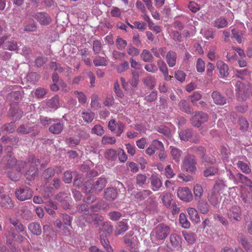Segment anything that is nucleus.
Segmentation results:
<instances>
[{"mask_svg": "<svg viewBox=\"0 0 252 252\" xmlns=\"http://www.w3.org/2000/svg\"><path fill=\"white\" fill-rule=\"evenodd\" d=\"M170 232V227L164 224H159L151 233L152 242L158 245L162 244Z\"/></svg>", "mask_w": 252, "mask_h": 252, "instance_id": "nucleus-1", "label": "nucleus"}, {"mask_svg": "<svg viewBox=\"0 0 252 252\" xmlns=\"http://www.w3.org/2000/svg\"><path fill=\"white\" fill-rule=\"evenodd\" d=\"M235 88L237 99L239 101L246 100L250 94V86L249 84L238 81L236 83Z\"/></svg>", "mask_w": 252, "mask_h": 252, "instance_id": "nucleus-2", "label": "nucleus"}, {"mask_svg": "<svg viewBox=\"0 0 252 252\" xmlns=\"http://www.w3.org/2000/svg\"><path fill=\"white\" fill-rule=\"evenodd\" d=\"M196 158L193 156L186 157L183 161L182 167L187 172L193 174L196 171Z\"/></svg>", "mask_w": 252, "mask_h": 252, "instance_id": "nucleus-3", "label": "nucleus"}, {"mask_svg": "<svg viewBox=\"0 0 252 252\" xmlns=\"http://www.w3.org/2000/svg\"><path fill=\"white\" fill-rule=\"evenodd\" d=\"M31 163V166H33V169L29 170L26 173V176L29 180H34L37 175V170L34 166H37L40 163V161L38 159H35L33 155H31L28 161V163Z\"/></svg>", "mask_w": 252, "mask_h": 252, "instance_id": "nucleus-4", "label": "nucleus"}, {"mask_svg": "<svg viewBox=\"0 0 252 252\" xmlns=\"http://www.w3.org/2000/svg\"><path fill=\"white\" fill-rule=\"evenodd\" d=\"M32 191L27 186H22L15 191L16 197L21 201L30 199L32 197Z\"/></svg>", "mask_w": 252, "mask_h": 252, "instance_id": "nucleus-5", "label": "nucleus"}, {"mask_svg": "<svg viewBox=\"0 0 252 252\" xmlns=\"http://www.w3.org/2000/svg\"><path fill=\"white\" fill-rule=\"evenodd\" d=\"M218 185H215L212 190L208 193L207 199L209 203L214 206H216L221 200V196L218 190Z\"/></svg>", "mask_w": 252, "mask_h": 252, "instance_id": "nucleus-6", "label": "nucleus"}, {"mask_svg": "<svg viewBox=\"0 0 252 252\" xmlns=\"http://www.w3.org/2000/svg\"><path fill=\"white\" fill-rule=\"evenodd\" d=\"M208 120V116L207 113L202 112H196L190 119L191 124L195 126L199 127L200 125Z\"/></svg>", "mask_w": 252, "mask_h": 252, "instance_id": "nucleus-7", "label": "nucleus"}, {"mask_svg": "<svg viewBox=\"0 0 252 252\" xmlns=\"http://www.w3.org/2000/svg\"><path fill=\"white\" fill-rule=\"evenodd\" d=\"M178 197L185 202H189L192 199V194L190 190L187 187L179 188L177 191Z\"/></svg>", "mask_w": 252, "mask_h": 252, "instance_id": "nucleus-8", "label": "nucleus"}, {"mask_svg": "<svg viewBox=\"0 0 252 252\" xmlns=\"http://www.w3.org/2000/svg\"><path fill=\"white\" fill-rule=\"evenodd\" d=\"M227 215L231 221L234 222L240 220L241 211L240 207L234 206L227 211Z\"/></svg>", "mask_w": 252, "mask_h": 252, "instance_id": "nucleus-9", "label": "nucleus"}, {"mask_svg": "<svg viewBox=\"0 0 252 252\" xmlns=\"http://www.w3.org/2000/svg\"><path fill=\"white\" fill-rule=\"evenodd\" d=\"M32 16L34 17L42 25H47L51 22L50 16L44 12H37Z\"/></svg>", "mask_w": 252, "mask_h": 252, "instance_id": "nucleus-10", "label": "nucleus"}, {"mask_svg": "<svg viewBox=\"0 0 252 252\" xmlns=\"http://www.w3.org/2000/svg\"><path fill=\"white\" fill-rule=\"evenodd\" d=\"M152 189L154 191L159 190L162 185V183L158 175L153 174L150 177Z\"/></svg>", "mask_w": 252, "mask_h": 252, "instance_id": "nucleus-11", "label": "nucleus"}, {"mask_svg": "<svg viewBox=\"0 0 252 252\" xmlns=\"http://www.w3.org/2000/svg\"><path fill=\"white\" fill-rule=\"evenodd\" d=\"M11 150L12 147L11 146H8L7 147V150L8 153L7 154V155L4 157L2 159V161H7L6 166L7 167L9 168L15 165L17 162L16 159L13 156H12Z\"/></svg>", "mask_w": 252, "mask_h": 252, "instance_id": "nucleus-12", "label": "nucleus"}, {"mask_svg": "<svg viewBox=\"0 0 252 252\" xmlns=\"http://www.w3.org/2000/svg\"><path fill=\"white\" fill-rule=\"evenodd\" d=\"M152 193L150 190H143L142 191H134L131 193V196L137 201L144 200Z\"/></svg>", "mask_w": 252, "mask_h": 252, "instance_id": "nucleus-13", "label": "nucleus"}, {"mask_svg": "<svg viewBox=\"0 0 252 252\" xmlns=\"http://www.w3.org/2000/svg\"><path fill=\"white\" fill-rule=\"evenodd\" d=\"M217 67L219 70L220 75L222 78H226L228 76V66L223 62L220 61L218 62Z\"/></svg>", "mask_w": 252, "mask_h": 252, "instance_id": "nucleus-14", "label": "nucleus"}, {"mask_svg": "<svg viewBox=\"0 0 252 252\" xmlns=\"http://www.w3.org/2000/svg\"><path fill=\"white\" fill-rule=\"evenodd\" d=\"M170 243L172 247L177 250L181 248L182 241L181 238L176 234H172L170 237Z\"/></svg>", "mask_w": 252, "mask_h": 252, "instance_id": "nucleus-15", "label": "nucleus"}, {"mask_svg": "<svg viewBox=\"0 0 252 252\" xmlns=\"http://www.w3.org/2000/svg\"><path fill=\"white\" fill-rule=\"evenodd\" d=\"M177 54L173 51H169L167 52L165 59L169 67H173L176 63Z\"/></svg>", "mask_w": 252, "mask_h": 252, "instance_id": "nucleus-16", "label": "nucleus"}, {"mask_svg": "<svg viewBox=\"0 0 252 252\" xmlns=\"http://www.w3.org/2000/svg\"><path fill=\"white\" fill-rule=\"evenodd\" d=\"M106 183L107 181L105 178H99L96 182H94L93 189L94 192L101 191L106 186Z\"/></svg>", "mask_w": 252, "mask_h": 252, "instance_id": "nucleus-17", "label": "nucleus"}, {"mask_svg": "<svg viewBox=\"0 0 252 252\" xmlns=\"http://www.w3.org/2000/svg\"><path fill=\"white\" fill-rule=\"evenodd\" d=\"M159 198L161 199L162 203L166 207L169 208L171 206L173 199L170 193L163 192L160 194Z\"/></svg>", "mask_w": 252, "mask_h": 252, "instance_id": "nucleus-18", "label": "nucleus"}, {"mask_svg": "<svg viewBox=\"0 0 252 252\" xmlns=\"http://www.w3.org/2000/svg\"><path fill=\"white\" fill-rule=\"evenodd\" d=\"M212 97L216 104L222 105L226 103L225 98L218 92H213L212 94Z\"/></svg>", "mask_w": 252, "mask_h": 252, "instance_id": "nucleus-19", "label": "nucleus"}, {"mask_svg": "<svg viewBox=\"0 0 252 252\" xmlns=\"http://www.w3.org/2000/svg\"><path fill=\"white\" fill-rule=\"evenodd\" d=\"M28 229L32 234L35 235H40L42 233V229L38 222H32L28 225Z\"/></svg>", "mask_w": 252, "mask_h": 252, "instance_id": "nucleus-20", "label": "nucleus"}, {"mask_svg": "<svg viewBox=\"0 0 252 252\" xmlns=\"http://www.w3.org/2000/svg\"><path fill=\"white\" fill-rule=\"evenodd\" d=\"M170 155L173 160L176 162H179L182 155V152L179 149L170 146Z\"/></svg>", "mask_w": 252, "mask_h": 252, "instance_id": "nucleus-21", "label": "nucleus"}, {"mask_svg": "<svg viewBox=\"0 0 252 252\" xmlns=\"http://www.w3.org/2000/svg\"><path fill=\"white\" fill-rule=\"evenodd\" d=\"M104 196L108 200H114L117 196V191L113 188H107L105 190Z\"/></svg>", "mask_w": 252, "mask_h": 252, "instance_id": "nucleus-22", "label": "nucleus"}, {"mask_svg": "<svg viewBox=\"0 0 252 252\" xmlns=\"http://www.w3.org/2000/svg\"><path fill=\"white\" fill-rule=\"evenodd\" d=\"M140 57L145 62L152 63L154 61V57L148 50H143L140 54Z\"/></svg>", "mask_w": 252, "mask_h": 252, "instance_id": "nucleus-23", "label": "nucleus"}, {"mask_svg": "<svg viewBox=\"0 0 252 252\" xmlns=\"http://www.w3.org/2000/svg\"><path fill=\"white\" fill-rule=\"evenodd\" d=\"M180 109L187 114H190L192 112V109L189 103L186 100H181L179 104Z\"/></svg>", "mask_w": 252, "mask_h": 252, "instance_id": "nucleus-24", "label": "nucleus"}, {"mask_svg": "<svg viewBox=\"0 0 252 252\" xmlns=\"http://www.w3.org/2000/svg\"><path fill=\"white\" fill-rule=\"evenodd\" d=\"M1 205L5 208H12L13 207V203L8 196H1Z\"/></svg>", "mask_w": 252, "mask_h": 252, "instance_id": "nucleus-25", "label": "nucleus"}, {"mask_svg": "<svg viewBox=\"0 0 252 252\" xmlns=\"http://www.w3.org/2000/svg\"><path fill=\"white\" fill-rule=\"evenodd\" d=\"M142 81L145 85H146L150 89H153L156 85V79L151 75L147 76L143 79Z\"/></svg>", "mask_w": 252, "mask_h": 252, "instance_id": "nucleus-26", "label": "nucleus"}, {"mask_svg": "<svg viewBox=\"0 0 252 252\" xmlns=\"http://www.w3.org/2000/svg\"><path fill=\"white\" fill-rule=\"evenodd\" d=\"M128 226L127 224L124 221H120L117 227L115 234L119 235L123 234L128 229Z\"/></svg>", "mask_w": 252, "mask_h": 252, "instance_id": "nucleus-27", "label": "nucleus"}, {"mask_svg": "<svg viewBox=\"0 0 252 252\" xmlns=\"http://www.w3.org/2000/svg\"><path fill=\"white\" fill-rule=\"evenodd\" d=\"M63 124L58 123L51 125L49 127V131L53 134H59L63 129Z\"/></svg>", "mask_w": 252, "mask_h": 252, "instance_id": "nucleus-28", "label": "nucleus"}, {"mask_svg": "<svg viewBox=\"0 0 252 252\" xmlns=\"http://www.w3.org/2000/svg\"><path fill=\"white\" fill-rule=\"evenodd\" d=\"M198 204L197 205L198 209L202 214H206L208 212L209 206L207 202L203 200H198Z\"/></svg>", "mask_w": 252, "mask_h": 252, "instance_id": "nucleus-29", "label": "nucleus"}, {"mask_svg": "<svg viewBox=\"0 0 252 252\" xmlns=\"http://www.w3.org/2000/svg\"><path fill=\"white\" fill-rule=\"evenodd\" d=\"M179 135L181 140L186 141L192 135V131L189 129L182 130L179 132Z\"/></svg>", "mask_w": 252, "mask_h": 252, "instance_id": "nucleus-30", "label": "nucleus"}, {"mask_svg": "<svg viewBox=\"0 0 252 252\" xmlns=\"http://www.w3.org/2000/svg\"><path fill=\"white\" fill-rule=\"evenodd\" d=\"M47 106L48 108L57 109L59 105V100L58 96H55L47 101Z\"/></svg>", "mask_w": 252, "mask_h": 252, "instance_id": "nucleus-31", "label": "nucleus"}, {"mask_svg": "<svg viewBox=\"0 0 252 252\" xmlns=\"http://www.w3.org/2000/svg\"><path fill=\"white\" fill-rule=\"evenodd\" d=\"M188 213L190 219L194 222H198L200 220V218L198 212L196 209L193 208H189L188 209Z\"/></svg>", "mask_w": 252, "mask_h": 252, "instance_id": "nucleus-32", "label": "nucleus"}, {"mask_svg": "<svg viewBox=\"0 0 252 252\" xmlns=\"http://www.w3.org/2000/svg\"><path fill=\"white\" fill-rule=\"evenodd\" d=\"M81 116L85 122L89 123L92 122L94 120V114L91 111H83L81 114Z\"/></svg>", "mask_w": 252, "mask_h": 252, "instance_id": "nucleus-33", "label": "nucleus"}, {"mask_svg": "<svg viewBox=\"0 0 252 252\" xmlns=\"http://www.w3.org/2000/svg\"><path fill=\"white\" fill-rule=\"evenodd\" d=\"M3 48L9 51H16L18 49V46L16 41L11 40L5 42Z\"/></svg>", "mask_w": 252, "mask_h": 252, "instance_id": "nucleus-34", "label": "nucleus"}, {"mask_svg": "<svg viewBox=\"0 0 252 252\" xmlns=\"http://www.w3.org/2000/svg\"><path fill=\"white\" fill-rule=\"evenodd\" d=\"M203 190L202 186L199 184H196L193 189V193L196 200L201 199L203 195Z\"/></svg>", "mask_w": 252, "mask_h": 252, "instance_id": "nucleus-35", "label": "nucleus"}, {"mask_svg": "<svg viewBox=\"0 0 252 252\" xmlns=\"http://www.w3.org/2000/svg\"><path fill=\"white\" fill-rule=\"evenodd\" d=\"M213 25L218 29H222L227 25V22L224 18L220 17L215 20Z\"/></svg>", "mask_w": 252, "mask_h": 252, "instance_id": "nucleus-36", "label": "nucleus"}, {"mask_svg": "<svg viewBox=\"0 0 252 252\" xmlns=\"http://www.w3.org/2000/svg\"><path fill=\"white\" fill-rule=\"evenodd\" d=\"M93 186L94 181L92 180H89L84 184L83 189L87 193H93L94 192Z\"/></svg>", "mask_w": 252, "mask_h": 252, "instance_id": "nucleus-37", "label": "nucleus"}, {"mask_svg": "<svg viewBox=\"0 0 252 252\" xmlns=\"http://www.w3.org/2000/svg\"><path fill=\"white\" fill-rule=\"evenodd\" d=\"M93 63L95 66H105L107 64V60L105 57L98 56L95 58Z\"/></svg>", "mask_w": 252, "mask_h": 252, "instance_id": "nucleus-38", "label": "nucleus"}, {"mask_svg": "<svg viewBox=\"0 0 252 252\" xmlns=\"http://www.w3.org/2000/svg\"><path fill=\"white\" fill-rule=\"evenodd\" d=\"M104 157L109 160H114L116 158V151L112 149H107L105 152Z\"/></svg>", "mask_w": 252, "mask_h": 252, "instance_id": "nucleus-39", "label": "nucleus"}, {"mask_svg": "<svg viewBox=\"0 0 252 252\" xmlns=\"http://www.w3.org/2000/svg\"><path fill=\"white\" fill-rule=\"evenodd\" d=\"M147 179L145 174H138L136 176V184L138 187H142L145 184Z\"/></svg>", "mask_w": 252, "mask_h": 252, "instance_id": "nucleus-40", "label": "nucleus"}, {"mask_svg": "<svg viewBox=\"0 0 252 252\" xmlns=\"http://www.w3.org/2000/svg\"><path fill=\"white\" fill-rule=\"evenodd\" d=\"M218 169L215 166H210L204 171V176L206 177L212 176L216 174Z\"/></svg>", "mask_w": 252, "mask_h": 252, "instance_id": "nucleus-41", "label": "nucleus"}, {"mask_svg": "<svg viewBox=\"0 0 252 252\" xmlns=\"http://www.w3.org/2000/svg\"><path fill=\"white\" fill-rule=\"evenodd\" d=\"M151 51L155 57L160 59H161V56H164L165 53V48H153Z\"/></svg>", "mask_w": 252, "mask_h": 252, "instance_id": "nucleus-42", "label": "nucleus"}, {"mask_svg": "<svg viewBox=\"0 0 252 252\" xmlns=\"http://www.w3.org/2000/svg\"><path fill=\"white\" fill-rule=\"evenodd\" d=\"M238 168L244 173L249 174L251 169L248 164L243 161H238L237 164Z\"/></svg>", "mask_w": 252, "mask_h": 252, "instance_id": "nucleus-43", "label": "nucleus"}, {"mask_svg": "<svg viewBox=\"0 0 252 252\" xmlns=\"http://www.w3.org/2000/svg\"><path fill=\"white\" fill-rule=\"evenodd\" d=\"M151 146L156 151H163L164 146L162 142L157 140H153L151 144Z\"/></svg>", "mask_w": 252, "mask_h": 252, "instance_id": "nucleus-44", "label": "nucleus"}, {"mask_svg": "<svg viewBox=\"0 0 252 252\" xmlns=\"http://www.w3.org/2000/svg\"><path fill=\"white\" fill-rule=\"evenodd\" d=\"M21 98V94L19 91H14L9 94L7 98L13 102L19 101Z\"/></svg>", "mask_w": 252, "mask_h": 252, "instance_id": "nucleus-45", "label": "nucleus"}, {"mask_svg": "<svg viewBox=\"0 0 252 252\" xmlns=\"http://www.w3.org/2000/svg\"><path fill=\"white\" fill-rule=\"evenodd\" d=\"M179 221L183 227L188 228L190 226V222L187 219L185 214L181 213L179 216Z\"/></svg>", "mask_w": 252, "mask_h": 252, "instance_id": "nucleus-46", "label": "nucleus"}, {"mask_svg": "<svg viewBox=\"0 0 252 252\" xmlns=\"http://www.w3.org/2000/svg\"><path fill=\"white\" fill-rule=\"evenodd\" d=\"M32 131V127L28 125H23L20 126L17 129V132L22 134H26L30 133Z\"/></svg>", "mask_w": 252, "mask_h": 252, "instance_id": "nucleus-47", "label": "nucleus"}, {"mask_svg": "<svg viewBox=\"0 0 252 252\" xmlns=\"http://www.w3.org/2000/svg\"><path fill=\"white\" fill-rule=\"evenodd\" d=\"M183 235L185 239L189 244H193L195 241V235L192 232L183 231Z\"/></svg>", "mask_w": 252, "mask_h": 252, "instance_id": "nucleus-48", "label": "nucleus"}, {"mask_svg": "<svg viewBox=\"0 0 252 252\" xmlns=\"http://www.w3.org/2000/svg\"><path fill=\"white\" fill-rule=\"evenodd\" d=\"M9 115L10 116L15 118V120L21 118L23 115V112L21 110L15 108H10L9 110Z\"/></svg>", "mask_w": 252, "mask_h": 252, "instance_id": "nucleus-49", "label": "nucleus"}, {"mask_svg": "<svg viewBox=\"0 0 252 252\" xmlns=\"http://www.w3.org/2000/svg\"><path fill=\"white\" fill-rule=\"evenodd\" d=\"M36 29V24L33 21L31 23H25L24 26V31L26 32H35Z\"/></svg>", "mask_w": 252, "mask_h": 252, "instance_id": "nucleus-50", "label": "nucleus"}, {"mask_svg": "<svg viewBox=\"0 0 252 252\" xmlns=\"http://www.w3.org/2000/svg\"><path fill=\"white\" fill-rule=\"evenodd\" d=\"M127 44V41L120 37H118L116 40L117 48L120 50H124Z\"/></svg>", "mask_w": 252, "mask_h": 252, "instance_id": "nucleus-51", "label": "nucleus"}, {"mask_svg": "<svg viewBox=\"0 0 252 252\" xmlns=\"http://www.w3.org/2000/svg\"><path fill=\"white\" fill-rule=\"evenodd\" d=\"M100 242L103 247L106 249L107 252H113V249L109 245V242L107 239L104 236H100Z\"/></svg>", "mask_w": 252, "mask_h": 252, "instance_id": "nucleus-52", "label": "nucleus"}, {"mask_svg": "<svg viewBox=\"0 0 252 252\" xmlns=\"http://www.w3.org/2000/svg\"><path fill=\"white\" fill-rule=\"evenodd\" d=\"M102 49V45L100 41L94 40L93 43V49L95 54L99 53Z\"/></svg>", "mask_w": 252, "mask_h": 252, "instance_id": "nucleus-53", "label": "nucleus"}, {"mask_svg": "<svg viewBox=\"0 0 252 252\" xmlns=\"http://www.w3.org/2000/svg\"><path fill=\"white\" fill-rule=\"evenodd\" d=\"M236 177L238 179H239L241 183L245 185L246 186L251 185V180L242 174L238 173L236 175Z\"/></svg>", "mask_w": 252, "mask_h": 252, "instance_id": "nucleus-54", "label": "nucleus"}, {"mask_svg": "<svg viewBox=\"0 0 252 252\" xmlns=\"http://www.w3.org/2000/svg\"><path fill=\"white\" fill-rule=\"evenodd\" d=\"M129 68V63L126 61H124L122 63L118 65L116 67L117 72L119 73H121Z\"/></svg>", "mask_w": 252, "mask_h": 252, "instance_id": "nucleus-55", "label": "nucleus"}, {"mask_svg": "<svg viewBox=\"0 0 252 252\" xmlns=\"http://www.w3.org/2000/svg\"><path fill=\"white\" fill-rule=\"evenodd\" d=\"M15 125L13 123H10L5 124L1 127L2 131H5L8 133H12L15 129Z\"/></svg>", "mask_w": 252, "mask_h": 252, "instance_id": "nucleus-56", "label": "nucleus"}, {"mask_svg": "<svg viewBox=\"0 0 252 252\" xmlns=\"http://www.w3.org/2000/svg\"><path fill=\"white\" fill-rule=\"evenodd\" d=\"M127 54L131 56H137L139 54V50L132 44H129L127 48Z\"/></svg>", "mask_w": 252, "mask_h": 252, "instance_id": "nucleus-57", "label": "nucleus"}, {"mask_svg": "<svg viewBox=\"0 0 252 252\" xmlns=\"http://www.w3.org/2000/svg\"><path fill=\"white\" fill-rule=\"evenodd\" d=\"M65 142L69 146L75 147L79 144L80 140L74 137H69L65 139Z\"/></svg>", "mask_w": 252, "mask_h": 252, "instance_id": "nucleus-58", "label": "nucleus"}, {"mask_svg": "<svg viewBox=\"0 0 252 252\" xmlns=\"http://www.w3.org/2000/svg\"><path fill=\"white\" fill-rule=\"evenodd\" d=\"M250 71L247 68L236 70L235 71V75L241 79H243L245 76L250 74Z\"/></svg>", "mask_w": 252, "mask_h": 252, "instance_id": "nucleus-59", "label": "nucleus"}, {"mask_svg": "<svg viewBox=\"0 0 252 252\" xmlns=\"http://www.w3.org/2000/svg\"><path fill=\"white\" fill-rule=\"evenodd\" d=\"M144 68L148 72L153 73H156L158 70L157 66L154 63L146 64L144 66Z\"/></svg>", "mask_w": 252, "mask_h": 252, "instance_id": "nucleus-60", "label": "nucleus"}, {"mask_svg": "<svg viewBox=\"0 0 252 252\" xmlns=\"http://www.w3.org/2000/svg\"><path fill=\"white\" fill-rule=\"evenodd\" d=\"M165 175L167 178H172L175 176L171 165H168L165 168Z\"/></svg>", "mask_w": 252, "mask_h": 252, "instance_id": "nucleus-61", "label": "nucleus"}, {"mask_svg": "<svg viewBox=\"0 0 252 252\" xmlns=\"http://www.w3.org/2000/svg\"><path fill=\"white\" fill-rule=\"evenodd\" d=\"M188 7L189 10L193 13H196L200 9V6L194 1H190Z\"/></svg>", "mask_w": 252, "mask_h": 252, "instance_id": "nucleus-62", "label": "nucleus"}, {"mask_svg": "<svg viewBox=\"0 0 252 252\" xmlns=\"http://www.w3.org/2000/svg\"><path fill=\"white\" fill-rule=\"evenodd\" d=\"M241 198L243 202L245 204H249L252 202V194L251 193L243 194L241 196Z\"/></svg>", "mask_w": 252, "mask_h": 252, "instance_id": "nucleus-63", "label": "nucleus"}, {"mask_svg": "<svg viewBox=\"0 0 252 252\" xmlns=\"http://www.w3.org/2000/svg\"><path fill=\"white\" fill-rule=\"evenodd\" d=\"M92 132L97 135H102L104 133V130L101 126L97 125L92 128Z\"/></svg>", "mask_w": 252, "mask_h": 252, "instance_id": "nucleus-64", "label": "nucleus"}]
</instances>
